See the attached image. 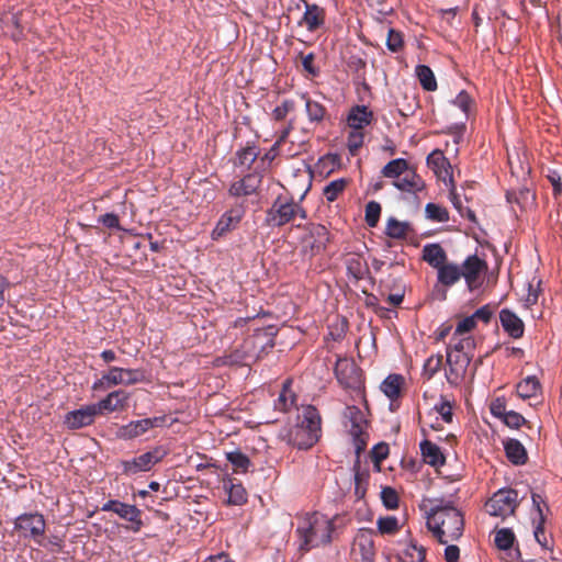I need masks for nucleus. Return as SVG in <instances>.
Listing matches in <instances>:
<instances>
[{"mask_svg": "<svg viewBox=\"0 0 562 562\" xmlns=\"http://www.w3.org/2000/svg\"><path fill=\"white\" fill-rule=\"evenodd\" d=\"M430 508L427 513V527L438 541L446 544L458 540L464 529V519L461 512L445 499H429Z\"/></svg>", "mask_w": 562, "mask_h": 562, "instance_id": "nucleus-1", "label": "nucleus"}, {"mask_svg": "<svg viewBox=\"0 0 562 562\" xmlns=\"http://www.w3.org/2000/svg\"><path fill=\"white\" fill-rule=\"evenodd\" d=\"M333 530V522L326 516L318 513L307 515L301 520L296 529L300 538V550L307 552L312 548L329 543Z\"/></svg>", "mask_w": 562, "mask_h": 562, "instance_id": "nucleus-2", "label": "nucleus"}, {"mask_svg": "<svg viewBox=\"0 0 562 562\" xmlns=\"http://www.w3.org/2000/svg\"><path fill=\"white\" fill-rule=\"evenodd\" d=\"M321 416L314 406H306L297 417V424L289 432V442L300 450L312 448L321 437Z\"/></svg>", "mask_w": 562, "mask_h": 562, "instance_id": "nucleus-3", "label": "nucleus"}, {"mask_svg": "<svg viewBox=\"0 0 562 562\" xmlns=\"http://www.w3.org/2000/svg\"><path fill=\"white\" fill-rule=\"evenodd\" d=\"M297 216L305 220V210L293 199L279 195L267 210L265 222L270 227H281L293 223Z\"/></svg>", "mask_w": 562, "mask_h": 562, "instance_id": "nucleus-4", "label": "nucleus"}, {"mask_svg": "<svg viewBox=\"0 0 562 562\" xmlns=\"http://www.w3.org/2000/svg\"><path fill=\"white\" fill-rule=\"evenodd\" d=\"M518 506V492L501 488L486 502L485 509L491 516L505 518L515 513Z\"/></svg>", "mask_w": 562, "mask_h": 562, "instance_id": "nucleus-5", "label": "nucleus"}, {"mask_svg": "<svg viewBox=\"0 0 562 562\" xmlns=\"http://www.w3.org/2000/svg\"><path fill=\"white\" fill-rule=\"evenodd\" d=\"M14 529L24 538H31L41 543L45 533L46 521L38 513H24L14 520Z\"/></svg>", "mask_w": 562, "mask_h": 562, "instance_id": "nucleus-6", "label": "nucleus"}, {"mask_svg": "<svg viewBox=\"0 0 562 562\" xmlns=\"http://www.w3.org/2000/svg\"><path fill=\"white\" fill-rule=\"evenodd\" d=\"M345 417L350 423V435L353 438L356 453L359 456L367 447V419L363 412L357 406H347Z\"/></svg>", "mask_w": 562, "mask_h": 562, "instance_id": "nucleus-7", "label": "nucleus"}, {"mask_svg": "<svg viewBox=\"0 0 562 562\" xmlns=\"http://www.w3.org/2000/svg\"><path fill=\"white\" fill-rule=\"evenodd\" d=\"M167 422V416H155L150 418L131 420L128 424L123 425L117 430V436L124 440L135 439L143 436L153 428L164 427Z\"/></svg>", "mask_w": 562, "mask_h": 562, "instance_id": "nucleus-8", "label": "nucleus"}, {"mask_svg": "<svg viewBox=\"0 0 562 562\" xmlns=\"http://www.w3.org/2000/svg\"><path fill=\"white\" fill-rule=\"evenodd\" d=\"M164 456L165 451L161 448H155L132 460L122 461V473L132 476L139 472L149 471L155 464L161 461Z\"/></svg>", "mask_w": 562, "mask_h": 562, "instance_id": "nucleus-9", "label": "nucleus"}, {"mask_svg": "<svg viewBox=\"0 0 562 562\" xmlns=\"http://www.w3.org/2000/svg\"><path fill=\"white\" fill-rule=\"evenodd\" d=\"M103 512H113L120 518L131 522L130 529L133 532L140 531L143 527L142 510L135 505H130L116 499H110L101 507Z\"/></svg>", "mask_w": 562, "mask_h": 562, "instance_id": "nucleus-10", "label": "nucleus"}, {"mask_svg": "<svg viewBox=\"0 0 562 562\" xmlns=\"http://www.w3.org/2000/svg\"><path fill=\"white\" fill-rule=\"evenodd\" d=\"M335 375L340 385L346 389H360L362 373L360 368L347 358H339L335 366Z\"/></svg>", "mask_w": 562, "mask_h": 562, "instance_id": "nucleus-11", "label": "nucleus"}, {"mask_svg": "<svg viewBox=\"0 0 562 562\" xmlns=\"http://www.w3.org/2000/svg\"><path fill=\"white\" fill-rule=\"evenodd\" d=\"M128 400L130 393L120 389L110 392L104 398L93 405L98 415H103L125 409L128 405Z\"/></svg>", "mask_w": 562, "mask_h": 562, "instance_id": "nucleus-12", "label": "nucleus"}, {"mask_svg": "<svg viewBox=\"0 0 562 562\" xmlns=\"http://www.w3.org/2000/svg\"><path fill=\"white\" fill-rule=\"evenodd\" d=\"M98 413L93 404L86 405L79 409L68 412L65 415L64 424L68 429H80L94 423Z\"/></svg>", "mask_w": 562, "mask_h": 562, "instance_id": "nucleus-13", "label": "nucleus"}, {"mask_svg": "<svg viewBox=\"0 0 562 562\" xmlns=\"http://www.w3.org/2000/svg\"><path fill=\"white\" fill-rule=\"evenodd\" d=\"M460 267L468 288L474 290L479 286L480 276L487 269V263L476 255H472L469 256Z\"/></svg>", "mask_w": 562, "mask_h": 562, "instance_id": "nucleus-14", "label": "nucleus"}, {"mask_svg": "<svg viewBox=\"0 0 562 562\" xmlns=\"http://www.w3.org/2000/svg\"><path fill=\"white\" fill-rule=\"evenodd\" d=\"M261 182L262 176L260 173L249 172L241 179L234 181L228 189V193L235 198L248 196L258 191Z\"/></svg>", "mask_w": 562, "mask_h": 562, "instance_id": "nucleus-15", "label": "nucleus"}, {"mask_svg": "<svg viewBox=\"0 0 562 562\" xmlns=\"http://www.w3.org/2000/svg\"><path fill=\"white\" fill-rule=\"evenodd\" d=\"M392 184L403 193L418 194L426 189L424 179L414 170L409 169Z\"/></svg>", "mask_w": 562, "mask_h": 562, "instance_id": "nucleus-16", "label": "nucleus"}, {"mask_svg": "<svg viewBox=\"0 0 562 562\" xmlns=\"http://www.w3.org/2000/svg\"><path fill=\"white\" fill-rule=\"evenodd\" d=\"M499 322L504 331L513 339H519L525 334L522 319L509 308L499 312Z\"/></svg>", "mask_w": 562, "mask_h": 562, "instance_id": "nucleus-17", "label": "nucleus"}, {"mask_svg": "<svg viewBox=\"0 0 562 562\" xmlns=\"http://www.w3.org/2000/svg\"><path fill=\"white\" fill-rule=\"evenodd\" d=\"M427 165L439 180H442L443 182L452 180L451 164L441 150H432L427 157Z\"/></svg>", "mask_w": 562, "mask_h": 562, "instance_id": "nucleus-18", "label": "nucleus"}, {"mask_svg": "<svg viewBox=\"0 0 562 562\" xmlns=\"http://www.w3.org/2000/svg\"><path fill=\"white\" fill-rule=\"evenodd\" d=\"M243 210L241 209H232L227 212H225L221 218L218 220L215 228L212 232L213 239H218L220 237L224 236L226 233L235 229L237 225L239 224L241 217H243Z\"/></svg>", "mask_w": 562, "mask_h": 562, "instance_id": "nucleus-19", "label": "nucleus"}, {"mask_svg": "<svg viewBox=\"0 0 562 562\" xmlns=\"http://www.w3.org/2000/svg\"><path fill=\"white\" fill-rule=\"evenodd\" d=\"M325 9L315 4L305 2V12L300 21V25H305L310 32L318 30L325 24Z\"/></svg>", "mask_w": 562, "mask_h": 562, "instance_id": "nucleus-20", "label": "nucleus"}, {"mask_svg": "<svg viewBox=\"0 0 562 562\" xmlns=\"http://www.w3.org/2000/svg\"><path fill=\"white\" fill-rule=\"evenodd\" d=\"M373 530L360 529L355 538L362 562H374L375 548L372 539Z\"/></svg>", "mask_w": 562, "mask_h": 562, "instance_id": "nucleus-21", "label": "nucleus"}, {"mask_svg": "<svg viewBox=\"0 0 562 562\" xmlns=\"http://www.w3.org/2000/svg\"><path fill=\"white\" fill-rule=\"evenodd\" d=\"M373 121V112L367 105H355L347 116V124L351 130L362 131Z\"/></svg>", "mask_w": 562, "mask_h": 562, "instance_id": "nucleus-22", "label": "nucleus"}, {"mask_svg": "<svg viewBox=\"0 0 562 562\" xmlns=\"http://www.w3.org/2000/svg\"><path fill=\"white\" fill-rule=\"evenodd\" d=\"M310 235L306 243L313 254H318L326 248L329 241V232L326 226L322 224H311L308 228Z\"/></svg>", "mask_w": 562, "mask_h": 562, "instance_id": "nucleus-23", "label": "nucleus"}, {"mask_svg": "<svg viewBox=\"0 0 562 562\" xmlns=\"http://www.w3.org/2000/svg\"><path fill=\"white\" fill-rule=\"evenodd\" d=\"M123 368L110 367L100 379L93 382L91 389L94 392L106 391L116 385H123Z\"/></svg>", "mask_w": 562, "mask_h": 562, "instance_id": "nucleus-24", "label": "nucleus"}, {"mask_svg": "<svg viewBox=\"0 0 562 562\" xmlns=\"http://www.w3.org/2000/svg\"><path fill=\"white\" fill-rule=\"evenodd\" d=\"M260 150L255 142H247V144L236 150L234 165L236 167H245L250 169L254 162L259 157Z\"/></svg>", "mask_w": 562, "mask_h": 562, "instance_id": "nucleus-25", "label": "nucleus"}, {"mask_svg": "<svg viewBox=\"0 0 562 562\" xmlns=\"http://www.w3.org/2000/svg\"><path fill=\"white\" fill-rule=\"evenodd\" d=\"M504 450L507 459L515 465H522L528 460V454L525 447L517 439L509 438L505 440Z\"/></svg>", "mask_w": 562, "mask_h": 562, "instance_id": "nucleus-26", "label": "nucleus"}, {"mask_svg": "<svg viewBox=\"0 0 562 562\" xmlns=\"http://www.w3.org/2000/svg\"><path fill=\"white\" fill-rule=\"evenodd\" d=\"M420 451L424 461L434 468L441 467L446 462V458L440 448L429 440L420 442Z\"/></svg>", "mask_w": 562, "mask_h": 562, "instance_id": "nucleus-27", "label": "nucleus"}, {"mask_svg": "<svg viewBox=\"0 0 562 562\" xmlns=\"http://www.w3.org/2000/svg\"><path fill=\"white\" fill-rule=\"evenodd\" d=\"M437 271L438 281L445 286H452L462 278L461 267L457 263L446 262Z\"/></svg>", "mask_w": 562, "mask_h": 562, "instance_id": "nucleus-28", "label": "nucleus"}, {"mask_svg": "<svg viewBox=\"0 0 562 562\" xmlns=\"http://www.w3.org/2000/svg\"><path fill=\"white\" fill-rule=\"evenodd\" d=\"M302 99L305 101V112L310 123L321 124L327 115L326 106L312 100L307 94H302Z\"/></svg>", "mask_w": 562, "mask_h": 562, "instance_id": "nucleus-29", "label": "nucleus"}, {"mask_svg": "<svg viewBox=\"0 0 562 562\" xmlns=\"http://www.w3.org/2000/svg\"><path fill=\"white\" fill-rule=\"evenodd\" d=\"M423 252L424 260L437 270L447 262V254L439 244L426 245Z\"/></svg>", "mask_w": 562, "mask_h": 562, "instance_id": "nucleus-30", "label": "nucleus"}, {"mask_svg": "<svg viewBox=\"0 0 562 562\" xmlns=\"http://www.w3.org/2000/svg\"><path fill=\"white\" fill-rule=\"evenodd\" d=\"M404 382L405 380L401 374H390L382 382L381 390L391 401H394L401 396Z\"/></svg>", "mask_w": 562, "mask_h": 562, "instance_id": "nucleus-31", "label": "nucleus"}, {"mask_svg": "<svg viewBox=\"0 0 562 562\" xmlns=\"http://www.w3.org/2000/svg\"><path fill=\"white\" fill-rule=\"evenodd\" d=\"M348 273L356 280H362L369 272L367 261L357 254L350 255L346 260Z\"/></svg>", "mask_w": 562, "mask_h": 562, "instance_id": "nucleus-32", "label": "nucleus"}, {"mask_svg": "<svg viewBox=\"0 0 562 562\" xmlns=\"http://www.w3.org/2000/svg\"><path fill=\"white\" fill-rule=\"evenodd\" d=\"M412 232L408 222H400L395 217H390L386 222L385 234L394 239H405Z\"/></svg>", "mask_w": 562, "mask_h": 562, "instance_id": "nucleus-33", "label": "nucleus"}, {"mask_svg": "<svg viewBox=\"0 0 562 562\" xmlns=\"http://www.w3.org/2000/svg\"><path fill=\"white\" fill-rule=\"evenodd\" d=\"M411 168L408 166V162L404 158H396L391 161H389L381 170V173L385 178H390L394 180H397L400 177H402L406 171H408Z\"/></svg>", "mask_w": 562, "mask_h": 562, "instance_id": "nucleus-34", "label": "nucleus"}, {"mask_svg": "<svg viewBox=\"0 0 562 562\" xmlns=\"http://www.w3.org/2000/svg\"><path fill=\"white\" fill-rule=\"evenodd\" d=\"M297 60H300L302 68H303V75L307 79H314L319 76L321 68L316 64V55L314 53H303L300 52L297 54Z\"/></svg>", "mask_w": 562, "mask_h": 562, "instance_id": "nucleus-35", "label": "nucleus"}, {"mask_svg": "<svg viewBox=\"0 0 562 562\" xmlns=\"http://www.w3.org/2000/svg\"><path fill=\"white\" fill-rule=\"evenodd\" d=\"M540 391V383L536 376H527L516 386L517 395L524 400L536 396Z\"/></svg>", "mask_w": 562, "mask_h": 562, "instance_id": "nucleus-36", "label": "nucleus"}, {"mask_svg": "<svg viewBox=\"0 0 562 562\" xmlns=\"http://www.w3.org/2000/svg\"><path fill=\"white\" fill-rule=\"evenodd\" d=\"M355 494L357 498L364 497L369 484L370 473L368 470H361L360 462L357 461L355 467Z\"/></svg>", "mask_w": 562, "mask_h": 562, "instance_id": "nucleus-37", "label": "nucleus"}, {"mask_svg": "<svg viewBox=\"0 0 562 562\" xmlns=\"http://www.w3.org/2000/svg\"><path fill=\"white\" fill-rule=\"evenodd\" d=\"M295 403V395L290 389V381L283 383V387L274 401V408L280 412H288Z\"/></svg>", "mask_w": 562, "mask_h": 562, "instance_id": "nucleus-38", "label": "nucleus"}, {"mask_svg": "<svg viewBox=\"0 0 562 562\" xmlns=\"http://www.w3.org/2000/svg\"><path fill=\"white\" fill-rule=\"evenodd\" d=\"M245 347L246 345H243L241 348H236L224 353L222 357L217 358V363L223 366L245 364L248 358Z\"/></svg>", "mask_w": 562, "mask_h": 562, "instance_id": "nucleus-39", "label": "nucleus"}, {"mask_svg": "<svg viewBox=\"0 0 562 562\" xmlns=\"http://www.w3.org/2000/svg\"><path fill=\"white\" fill-rule=\"evenodd\" d=\"M349 180L345 178L336 179L327 183L323 189V195L327 202L331 203L345 191Z\"/></svg>", "mask_w": 562, "mask_h": 562, "instance_id": "nucleus-40", "label": "nucleus"}, {"mask_svg": "<svg viewBox=\"0 0 562 562\" xmlns=\"http://www.w3.org/2000/svg\"><path fill=\"white\" fill-rule=\"evenodd\" d=\"M416 75L420 82V86L426 91H435L437 90V80L435 78L434 71L430 67L426 65H418L416 67Z\"/></svg>", "mask_w": 562, "mask_h": 562, "instance_id": "nucleus-41", "label": "nucleus"}, {"mask_svg": "<svg viewBox=\"0 0 562 562\" xmlns=\"http://www.w3.org/2000/svg\"><path fill=\"white\" fill-rule=\"evenodd\" d=\"M226 459L231 462L236 473H246L251 465L249 458L239 450L227 452Z\"/></svg>", "mask_w": 562, "mask_h": 562, "instance_id": "nucleus-42", "label": "nucleus"}, {"mask_svg": "<svg viewBox=\"0 0 562 562\" xmlns=\"http://www.w3.org/2000/svg\"><path fill=\"white\" fill-rule=\"evenodd\" d=\"M425 213L426 217L432 222L443 223L449 221L448 210L436 203H427L425 206Z\"/></svg>", "mask_w": 562, "mask_h": 562, "instance_id": "nucleus-43", "label": "nucleus"}, {"mask_svg": "<svg viewBox=\"0 0 562 562\" xmlns=\"http://www.w3.org/2000/svg\"><path fill=\"white\" fill-rule=\"evenodd\" d=\"M515 541V533L509 528H502L496 530L494 542L499 550H508L513 547Z\"/></svg>", "mask_w": 562, "mask_h": 562, "instance_id": "nucleus-44", "label": "nucleus"}, {"mask_svg": "<svg viewBox=\"0 0 562 562\" xmlns=\"http://www.w3.org/2000/svg\"><path fill=\"white\" fill-rule=\"evenodd\" d=\"M376 527L381 535H395L400 530L398 519L395 516L380 517Z\"/></svg>", "mask_w": 562, "mask_h": 562, "instance_id": "nucleus-45", "label": "nucleus"}, {"mask_svg": "<svg viewBox=\"0 0 562 562\" xmlns=\"http://www.w3.org/2000/svg\"><path fill=\"white\" fill-rule=\"evenodd\" d=\"M443 357L441 355L430 356L424 363L423 376L430 380L442 367Z\"/></svg>", "mask_w": 562, "mask_h": 562, "instance_id": "nucleus-46", "label": "nucleus"}, {"mask_svg": "<svg viewBox=\"0 0 562 562\" xmlns=\"http://www.w3.org/2000/svg\"><path fill=\"white\" fill-rule=\"evenodd\" d=\"M473 355L469 352H454L448 348L447 350V363L461 367L468 370V367L472 360Z\"/></svg>", "mask_w": 562, "mask_h": 562, "instance_id": "nucleus-47", "label": "nucleus"}, {"mask_svg": "<svg viewBox=\"0 0 562 562\" xmlns=\"http://www.w3.org/2000/svg\"><path fill=\"white\" fill-rule=\"evenodd\" d=\"M405 555L409 559V562H424L426 559V548L418 544L415 540H409Z\"/></svg>", "mask_w": 562, "mask_h": 562, "instance_id": "nucleus-48", "label": "nucleus"}, {"mask_svg": "<svg viewBox=\"0 0 562 562\" xmlns=\"http://www.w3.org/2000/svg\"><path fill=\"white\" fill-rule=\"evenodd\" d=\"M381 205L376 201H370L366 205L364 220L369 227H375L379 223L381 215Z\"/></svg>", "mask_w": 562, "mask_h": 562, "instance_id": "nucleus-49", "label": "nucleus"}, {"mask_svg": "<svg viewBox=\"0 0 562 562\" xmlns=\"http://www.w3.org/2000/svg\"><path fill=\"white\" fill-rule=\"evenodd\" d=\"M467 370L448 363V370L446 371L447 382L452 386H458L464 379Z\"/></svg>", "mask_w": 562, "mask_h": 562, "instance_id": "nucleus-50", "label": "nucleus"}, {"mask_svg": "<svg viewBox=\"0 0 562 562\" xmlns=\"http://www.w3.org/2000/svg\"><path fill=\"white\" fill-rule=\"evenodd\" d=\"M228 502L233 505H243L247 502V494L241 484H231L228 487Z\"/></svg>", "mask_w": 562, "mask_h": 562, "instance_id": "nucleus-51", "label": "nucleus"}, {"mask_svg": "<svg viewBox=\"0 0 562 562\" xmlns=\"http://www.w3.org/2000/svg\"><path fill=\"white\" fill-rule=\"evenodd\" d=\"M295 110V102L293 100H283L280 105L274 108L271 112V117L274 121H283L290 112Z\"/></svg>", "mask_w": 562, "mask_h": 562, "instance_id": "nucleus-52", "label": "nucleus"}, {"mask_svg": "<svg viewBox=\"0 0 562 562\" xmlns=\"http://www.w3.org/2000/svg\"><path fill=\"white\" fill-rule=\"evenodd\" d=\"M452 103L457 108H459L468 117L471 113V109H472V105L474 104V101L467 91L462 90L461 92H459L457 94V97L454 98Z\"/></svg>", "mask_w": 562, "mask_h": 562, "instance_id": "nucleus-53", "label": "nucleus"}, {"mask_svg": "<svg viewBox=\"0 0 562 562\" xmlns=\"http://www.w3.org/2000/svg\"><path fill=\"white\" fill-rule=\"evenodd\" d=\"M453 345L450 344L448 348L454 352H469L474 349L475 342L474 338L471 336L464 337V338H458L453 340Z\"/></svg>", "mask_w": 562, "mask_h": 562, "instance_id": "nucleus-54", "label": "nucleus"}, {"mask_svg": "<svg viewBox=\"0 0 562 562\" xmlns=\"http://www.w3.org/2000/svg\"><path fill=\"white\" fill-rule=\"evenodd\" d=\"M404 41L401 32L390 29L387 32L386 46L393 52H400L403 48Z\"/></svg>", "mask_w": 562, "mask_h": 562, "instance_id": "nucleus-55", "label": "nucleus"}, {"mask_svg": "<svg viewBox=\"0 0 562 562\" xmlns=\"http://www.w3.org/2000/svg\"><path fill=\"white\" fill-rule=\"evenodd\" d=\"M364 135L362 131L352 130L347 139V146L351 155H356L363 145Z\"/></svg>", "mask_w": 562, "mask_h": 562, "instance_id": "nucleus-56", "label": "nucleus"}, {"mask_svg": "<svg viewBox=\"0 0 562 562\" xmlns=\"http://www.w3.org/2000/svg\"><path fill=\"white\" fill-rule=\"evenodd\" d=\"M387 456H389L387 443L380 442L372 448V450L370 452V457H371V460L373 461L374 465L376 467L378 471L380 470V463L384 459H386Z\"/></svg>", "mask_w": 562, "mask_h": 562, "instance_id": "nucleus-57", "label": "nucleus"}, {"mask_svg": "<svg viewBox=\"0 0 562 562\" xmlns=\"http://www.w3.org/2000/svg\"><path fill=\"white\" fill-rule=\"evenodd\" d=\"M145 380L144 371L140 369L123 368V385H134Z\"/></svg>", "mask_w": 562, "mask_h": 562, "instance_id": "nucleus-58", "label": "nucleus"}, {"mask_svg": "<svg viewBox=\"0 0 562 562\" xmlns=\"http://www.w3.org/2000/svg\"><path fill=\"white\" fill-rule=\"evenodd\" d=\"M475 326H476V322L472 315L461 319L457 324V327H456V330L453 333L451 340H456L457 337H460L463 334L470 333L471 330H473L475 328Z\"/></svg>", "mask_w": 562, "mask_h": 562, "instance_id": "nucleus-59", "label": "nucleus"}, {"mask_svg": "<svg viewBox=\"0 0 562 562\" xmlns=\"http://www.w3.org/2000/svg\"><path fill=\"white\" fill-rule=\"evenodd\" d=\"M502 422L509 428L512 429H518L519 427H521L522 425H526L527 424V420L526 418L515 412V411H509L503 418H502Z\"/></svg>", "mask_w": 562, "mask_h": 562, "instance_id": "nucleus-60", "label": "nucleus"}, {"mask_svg": "<svg viewBox=\"0 0 562 562\" xmlns=\"http://www.w3.org/2000/svg\"><path fill=\"white\" fill-rule=\"evenodd\" d=\"M491 414L501 419L509 412L507 411L506 400L504 396H498L491 402Z\"/></svg>", "mask_w": 562, "mask_h": 562, "instance_id": "nucleus-61", "label": "nucleus"}, {"mask_svg": "<svg viewBox=\"0 0 562 562\" xmlns=\"http://www.w3.org/2000/svg\"><path fill=\"white\" fill-rule=\"evenodd\" d=\"M383 504L387 509H395L398 506L397 493L392 487H384L381 492Z\"/></svg>", "mask_w": 562, "mask_h": 562, "instance_id": "nucleus-62", "label": "nucleus"}, {"mask_svg": "<svg viewBox=\"0 0 562 562\" xmlns=\"http://www.w3.org/2000/svg\"><path fill=\"white\" fill-rule=\"evenodd\" d=\"M543 522L544 521H539L538 522V525H537V527H536V529L533 531V535H535V538H536L537 542L543 549L551 550L552 549V541L544 533Z\"/></svg>", "mask_w": 562, "mask_h": 562, "instance_id": "nucleus-63", "label": "nucleus"}, {"mask_svg": "<svg viewBox=\"0 0 562 562\" xmlns=\"http://www.w3.org/2000/svg\"><path fill=\"white\" fill-rule=\"evenodd\" d=\"M435 408L441 415L443 422H452V405L449 401L442 398L441 402L435 406Z\"/></svg>", "mask_w": 562, "mask_h": 562, "instance_id": "nucleus-64", "label": "nucleus"}]
</instances>
